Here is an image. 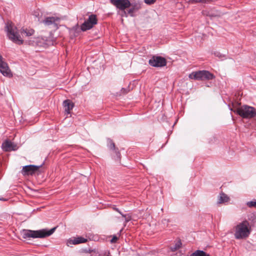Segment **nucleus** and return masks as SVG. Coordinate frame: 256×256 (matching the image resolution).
I'll return each instance as SVG.
<instances>
[{
  "instance_id": "nucleus-1",
  "label": "nucleus",
  "mask_w": 256,
  "mask_h": 256,
  "mask_svg": "<svg viewBox=\"0 0 256 256\" xmlns=\"http://www.w3.org/2000/svg\"><path fill=\"white\" fill-rule=\"evenodd\" d=\"M56 228H53L48 230L46 229H42L38 230H30L24 229L20 232V234L23 238H44L52 235L55 231Z\"/></svg>"
},
{
  "instance_id": "nucleus-2",
  "label": "nucleus",
  "mask_w": 256,
  "mask_h": 256,
  "mask_svg": "<svg viewBox=\"0 0 256 256\" xmlns=\"http://www.w3.org/2000/svg\"><path fill=\"white\" fill-rule=\"evenodd\" d=\"M234 237L237 240L248 238L250 233V228L248 221L245 220L235 226Z\"/></svg>"
},
{
  "instance_id": "nucleus-3",
  "label": "nucleus",
  "mask_w": 256,
  "mask_h": 256,
  "mask_svg": "<svg viewBox=\"0 0 256 256\" xmlns=\"http://www.w3.org/2000/svg\"><path fill=\"white\" fill-rule=\"evenodd\" d=\"M6 30L9 38L14 43L18 44H23L24 40L21 38L17 28L12 23L7 22L6 26Z\"/></svg>"
},
{
  "instance_id": "nucleus-4",
  "label": "nucleus",
  "mask_w": 256,
  "mask_h": 256,
  "mask_svg": "<svg viewBox=\"0 0 256 256\" xmlns=\"http://www.w3.org/2000/svg\"><path fill=\"white\" fill-rule=\"evenodd\" d=\"M236 112L244 118H250L256 116V110L247 105L242 106L237 108Z\"/></svg>"
},
{
  "instance_id": "nucleus-5",
  "label": "nucleus",
  "mask_w": 256,
  "mask_h": 256,
  "mask_svg": "<svg viewBox=\"0 0 256 256\" xmlns=\"http://www.w3.org/2000/svg\"><path fill=\"white\" fill-rule=\"evenodd\" d=\"M189 78L198 80H211L214 78V76L207 70H199L193 72L189 74Z\"/></svg>"
},
{
  "instance_id": "nucleus-6",
  "label": "nucleus",
  "mask_w": 256,
  "mask_h": 256,
  "mask_svg": "<svg viewBox=\"0 0 256 256\" xmlns=\"http://www.w3.org/2000/svg\"><path fill=\"white\" fill-rule=\"evenodd\" d=\"M55 41L56 40L54 38L50 39L46 38H34L33 40L30 41L29 44L38 46L46 47L50 45H54Z\"/></svg>"
},
{
  "instance_id": "nucleus-7",
  "label": "nucleus",
  "mask_w": 256,
  "mask_h": 256,
  "mask_svg": "<svg viewBox=\"0 0 256 256\" xmlns=\"http://www.w3.org/2000/svg\"><path fill=\"white\" fill-rule=\"evenodd\" d=\"M98 23V19L96 14H90L88 19L81 24V30L86 31L92 28Z\"/></svg>"
},
{
  "instance_id": "nucleus-8",
  "label": "nucleus",
  "mask_w": 256,
  "mask_h": 256,
  "mask_svg": "<svg viewBox=\"0 0 256 256\" xmlns=\"http://www.w3.org/2000/svg\"><path fill=\"white\" fill-rule=\"evenodd\" d=\"M42 22L46 26L52 28L54 30H56L58 28V25L60 22V18L55 16H48L44 18Z\"/></svg>"
},
{
  "instance_id": "nucleus-9",
  "label": "nucleus",
  "mask_w": 256,
  "mask_h": 256,
  "mask_svg": "<svg viewBox=\"0 0 256 256\" xmlns=\"http://www.w3.org/2000/svg\"><path fill=\"white\" fill-rule=\"evenodd\" d=\"M150 65L154 67H162L166 64L165 58L160 56H153L148 61Z\"/></svg>"
},
{
  "instance_id": "nucleus-10",
  "label": "nucleus",
  "mask_w": 256,
  "mask_h": 256,
  "mask_svg": "<svg viewBox=\"0 0 256 256\" xmlns=\"http://www.w3.org/2000/svg\"><path fill=\"white\" fill-rule=\"evenodd\" d=\"M110 3L117 8L124 10L130 6L131 3L129 0H110Z\"/></svg>"
},
{
  "instance_id": "nucleus-11",
  "label": "nucleus",
  "mask_w": 256,
  "mask_h": 256,
  "mask_svg": "<svg viewBox=\"0 0 256 256\" xmlns=\"http://www.w3.org/2000/svg\"><path fill=\"white\" fill-rule=\"evenodd\" d=\"M42 166L35 165H28L23 166L22 170V174L24 176L32 175Z\"/></svg>"
},
{
  "instance_id": "nucleus-12",
  "label": "nucleus",
  "mask_w": 256,
  "mask_h": 256,
  "mask_svg": "<svg viewBox=\"0 0 256 256\" xmlns=\"http://www.w3.org/2000/svg\"><path fill=\"white\" fill-rule=\"evenodd\" d=\"M2 148L5 152L16 150L18 148L16 144L12 142L10 140H6L2 145Z\"/></svg>"
},
{
  "instance_id": "nucleus-13",
  "label": "nucleus",
  "mask_w": 256,
  "mask_h": 256,
  "mask_svg": "<svg viewBox=\"0 0 256 256\" xmlns=\"http://www.w3.org/2000/svg\"><path fill=\"white\" fill-rule=\"evenodd\" d=\"M0 72L4 75L8 76L10 74V70H9L8 64L4 61L2 55L0 54Z\"/></svg>"
},
{
  "instance_id": "nucleus-14",
  "label": "nucleus",
  "mask_w": 256,
  "mask_h": 256,
  "mask_svg": "<svg viewBox=\"0 0 256 256\" xmlns=\"http://www.w3.org/2000/svg\"><path fill=\"white\" fill-rule=\"evenodd\" d=\"M108 148L111 150H113L114 152L118 159L120 160V152L118 151V148H116L114 143L110 139H108Z\"/></svg>"
},
{
  "instance_id": "nucleus-15",
  "label": "nucleus",
  "mask_w": 256,
  "mask_h": 256,
  "mask_svg": "<svg viewBox=\"0 0 256 256\" xmlns=\"http://www.w3.org/2000/svg\"><path fill=\"white\" fill-rule=\"evenodd\" d=\"M74 106V103L70 100H66L63 102V106L65 112L69 114L70 110H72Z\"/></svg>"
},
{
  "instance_id": "nucleus-16",
  "label": "nucleus",
  "mask_w": 256,
  "mask_h": 256,
  "mask_svg": "<svg viewBox=\"0 0 256 256\" xmlns=\"http://www.w3.org/2000/svg\"><path fill=\"white\" fill-rule=\"evenodd\" d=\"M21 34L23 36L29 37L34 34V30L30 28H23L21 30Z\"/></svg>"
},
{
  "instance_id": "nucleus-17",
  "label": "nucleus",
  "mask_w": 256,
  "mask_h": 256,
  "mask_svg": "<svg viewBox=\"0 0 256 256\" xmlns=\"http://www.w3.org/2000/svg\"><path fill=\"white\" fill-rule=\"evenodd\" d=\"M130 6H132L129 9L128 12V14L130 15V16H133V13L141 8V4L139 3H136L134 4H131Z\"/></svg>"
},
{
  "instance_id": "nucleus-18",
  "label": "nucleus",
  "mask_w": 256,
  "mask_h": 256,
  "mask_svg": "<svg viewBox=\"0 0 256 256\" xmlns=\"http://www.w3.org/2000/svg\"><path fill=\"white\" fill-rule=\"evenodd\" d=\"M230 200V198L224 192H221L218 198V204H221Z\"/></svg>"
},
{
  "instance_id": "nucleus-19",
  "label": "nucleus",
  "mask_w": 256,
  "mask_h": 256,
  "mask_svg": "<svg viewBox=\"0 0 256 256\" xmlns=\"http://www.w3.org/2000/svg\"><path fill=\"white\" fill-rule=\"evenodd\" d=\"M90 252L91 253L90 256H104V255L100 254L98 252H97L95 251H93L90 248H83L81 247V252Z\"/></svg>"
},
{
  "instance_id": "nucleus-20",
  "label": "nucleus",
  "mask_w": 256,
  "mask_h": 256,
  "mask_svg": "<svg viewBox=\"0 0 256 256\" xmlns=\"http://www.w3.org/2000/svg\"><path fill=\"white\" fill-rule=\"evenodd\" d=\"M190 256H210V255L203 250H196Z\"/></svg>"
},
{
  "instance_id": "nucleus-21",
  "label": "nucleus",
  "mask_w": 256,
  "mask_h": 256,
  "mask_svg": "<svg viewBox=\"0 0 256 256\" xmlns=\"http://www.w3.org/2000/svg\"><path fill=\"white\" fill-rule=\"evenodd\" d=\"M80 244V237L71 238L68 242V246L70 244Z\"/></svg>"
},
{
  "instance_id": "nucleus-22",
  "label": "nucleus",
  "mask_w": 256,
  "mask_h": 256,
  "mask_svg": "<svg viewBox=\"0 0 256 256\" xmlns=\"http://www.w3.org/2000/svg\"><path fill=\"white\" fill-rule=\"evenodd\" d=\"M182 242L180 240L177 241L174 246H170V249L172 252H175L178 250L182 246Z\"/></svg>"
},
{
  "instance_id": "nucleus-23",
  "label": "nucleus",
  "mask_w": 256,
  "mask_h": 256,
  "mask_svg": "<svg viewBox=\"0 0 256 256\" xmlns=\"http://www.w3.org/2000/svg\"><path fill=\"white\" fill-rule=\"evenodd\" d=\"M122 216L125 219V223H127L131 220V216L130 214H124L122 213L121 214Z\"/></svg>"
},
{
  "instance_id": "nucleus-24",
  "label": "nucleus",
  "mask_w": 256,
  "mask_h": 256,
  "mask_svg": "<svg viewBox=\"0 0 256 256\" xmlns=\"http://www.w3.org/2000/svg\"><path fill=\"white\" fill-rule=\"evenodd\" d=\"M216 0H198V2L199 3L208 4L214 2Z\"/></svg>"
},
{
  "instance_id": "nucleus-25",
  "label": "nucleus",
  "mask_w": 256,
  "mask_h": 256,
  "mask_svg": "<svg viewBox=\"0 0 256 256\" xmlns=\"http://www.w3.org/2000/svg\"><path fill=\"white\" fill-rule=\"evenodd\" d=\"M247 206L250 208H256V201L248 202L246 204Z\"/></svg>"
},
{
  "instance_id": "nucleus-26",
  "label": "nucleus",
  "mask_w": 256,
  "mask_h": 256,
  "mask_svg": "<svg viewBox=\"0 0 256 256\" xmlns=\"http://www.w3.org/2000/svg\"><path fill=\"white\" fill-rule=\"evenodd\" d=\"M156 0H144V2L148 5L154 4Z\"/></svg>"
},
{
  "instance_id": "nucleus-27",
  "label": "nucleus",
  "mask_w": 256,
  "mask_h": 256,
  "mask_svg": "<svg viewBox=\"0 0 256 256\" xmlns=\"http://www.w3.org/2000/svg\"><path fill=\"white\" fill-rule=\"evenodd\" d=\"M118 240V238L116 236H114L112 239L110 240L112 243H115Z\"/></svg>"
},
{
  "instance_id": "nucleus-28",
  "label": "nucleus",
  "mask_w": 256,
  "mask_h": 256,
  "mask_svg": "<svg viewBox=\"0 0 256 256\" xmlns=\"http://www.w3.org/2000/svg\"><path fill=\"white\" fill-rule=\"evenodd\" d=\"M198 0H186V1L188 3L191 4H196V3H199L198 2Z\"/></svg>"
},
{
  "instance_id": "nucleus-29",
  "label": "nucleus",
  "mask_w": 256,
  "mask_h": 256,
  "mask_svg": "<svg viewBox=\"0 0 256 256\" xmlns=\"http://www.w3.org/2000/svg\"><path fill=\"white\" fill-rule=\"evenodd\" d=\"M80 242H81V244L85 243L86 242H88V240L81 237Z\"/></svg>"
},
{
  "instance_id": "nucleus-30",
  "label": "nucleus",
  "mask_w": 256,
  "mask_h": 256,
  "mask_svg": "<svg viewBox=\"0 0 256 256\" xmlns=\"http://www.w3.org/2000/svg\"><path fill=\"white\" fill-rule=\"evenodd\" d=\"M113 209H114V210H116V211L118 212V213H120V214H122V212L119 210V209H118V208H116V207H114H114H113Z\"/></svg>"
},
{
  "instance_id": "nucleus-31",
  "label": "nucleus",
  "mask_w": 256,
  "mask_h": 256,
  "mask_svg": "<svg viewBox=\"0 0 256 256\" xmlns=\"http://www.w3.org/2000/svg\"><path fill=\"white\" fill-rule=\"evenodd\" d=\"M128 13H126V11H124V14H122V16H124L126 17H127L128 16Z\"/></svg>"
},
{
  "instance_id": "nucleus-32",
  "label": "nucleus",
  "mask_w": 256,
  "mask_h": 256,
  "mask_svg": "<svg viewBox=\"0 0 256 256\" xmlns=\"http://www.w3.org/2000/svg\"><path fill=\"white\" fill-rule=\"evenodd\" d=\"M214 54L216 56H218V57H220L221 56L220 54L218 52H214Z\"/></svg>"
},
{
  "instance_id": "nucleus-33",
  "label": "nucleus",
  "mask_w": 256,
  "mask_h": 256,
  "mask_svg": "<svg viewBox=\"0 0 256 256\" xmlns=\"http://www.w3.org/2000/svg\"><path fill=\"white\" fill-rule=\"evenodd\" d=\"M0 200L2 201H6L7 200V199L3 198H0Z\"/></svg>"
}]
</instances>
